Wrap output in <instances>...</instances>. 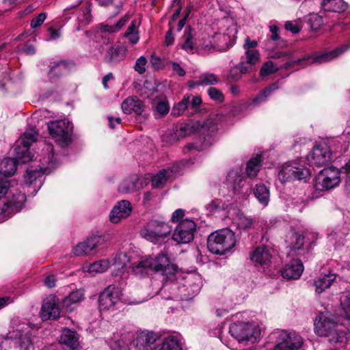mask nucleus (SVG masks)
<instances>
[{"label":"nucleus","instance_id":"f257e3e1","mask_svg":"<svg viewBox=\"0 0 350 350\" xmlns=\"http://www.w3.org/2000/svg\"><path fill=\"white\" fill-rule=\"evenodd\" d=\"M38 132L33 129H28L18 139L14 148V157L5 158L0 163V174L5 176L14 174L17 164L25 163L32 159L33 155L29 151V147L37 139Z\"/></svg>","mask_w":350,"mask_h":350},{"label":"nucleus","instance_id":"f03ea898","mask_svg":"<svg viewBox=\"0 0 350 350\" xmlns=\"http://www.w3.org/2000/svg\"><path fill=\"white\" fill-rule=\"evenodd\" d=\"M218 128L216 123L212 120L208 119L204 122L203 124L199 122L189 121L180 124L178 129L176 130V135L178 137H185L193 135L198 131H200L204 135L203 141L200 146H196L193 144H189L187 146L188 150L196 149L200 151L211 146L214 142L213 135L217 132Z\"/></svg>","mask_w":350,"mask_h":350},{"label":"nucleus","instance_id":"7ed1b4c3","mask_svg":"<svg viewBox=\"0 0 350 350\" xmlns=\"http://www.w3.org/2000/svg\"><path fill=\"white\" fill-rule=\"evenodd\" d=\"M133 272L137 275L143 276L148 271H162L167 279L175 275L177 271V266L170 262L166 254H160L157 257H146L142 258L137 262L133 265Z\"/></svg>","mask_w":350,"mask_h":350},{"label":"nucleus","instance_id":"20e7f679","mask_svg":"<svg viewBox=\"0 0 350 350\" xmlns=\"http://www.w3.org/2000/svg\"><path fill=\"white\" fill-rule=\"evenodd\" d=\"M314 332L319 336L329 337L332 343L345 342L346 333L328 313L319 314L314 321Z\"/></svg>","mask_w":350,"mask_h":350},{"label":"nucleus","instance_id":"39448f33","mask_svg":"<svg viewBox=\"0 0 350 350\" xmlns=\"http://www.w3.org/2000/svg\"><path fill=\"white\" fill-rule=\"evenodd\" d=\"M236 244L234 232L224 228L212 232L207 239V247L211 253L223 255L230 251Z\"/></svg>","mask_w":350,"mask_h":350},{"label":"nucleus","instance_id":"423d86ee","mask_svg":"<svg viewBox=\"0 0 350 350\" xmlns=\"http://www.w3.org/2000/svg\"><path fill=\"white\" fill-rule=\"evenodd\" d=\"M172 232L171 226L163 219L152 217L142 228L140 235L153 243L164 241Z\"/></svg>","mask_w":350,"mask_h":350},{"label":"nucleus","instance_id":"0eeeda50","mask_svg":"<svg viewBox=\"0 0 350 350\" xmlns=\"http://www.w3.org/2000/svg\"><path fill=\"white\" fill-rule=\"evenodd\" d=\"M229 332L239 343H255L260 337V331L255 323L237 322L230 325Z\"/></svg>","mask_w":350,"mask_h":350},{"label":"nucleus","instance_id":"6e6552de","mask_svg":"<svg viewBox=\"0 0 350 350\" xmlns=\"http://www.w3.org/2000/svg\"><path fill=\"white\" fill-rule=\"evenodd\" d=\"M12 324V329L9 331L7 338L17 340L21 350H29L33 344V329L27 323L19 319L13 320Z\"/></svg>","mask_w":350,"mask_h":350},{"label":"nucleus","instance_id":"1a4fd4ad","mask_svg":"<svg viewBox=\"0 0 350 350\" xmlns=\"http://www.w3.org/2000/svg\"><path fill=\"white\" fill-rule=\"evenodd\" d=\"M51 137L62 148L71 142L72 124L68 120L50 121L47 124Z\"/></svg>","mask_w":350,"mask_h":350},{"label":"nucleus","instance_id":"9d476101","mask_svg":"<svg viewBox=\"0 0 350 350\" xmlns=\"http://www.w3.org/2000/svg\"><path fill=\"white\" fill-rule=\"evenodd\" d=\"M46 151H48V156L40 160L39 170L37 169L27 170V175L25 177L26 184L30 185L33 183H36L38 180L40 184L41 180L40 178L42 177V174H49L51 170L57 166V159L54 157L53 148L51 146H47Z\"/></svg>","mask_w":350,"mask_h":350},{"label":"nucleus","instance_id":"9b49d317","mask_svg":"<svg viewBox=\"0 0 350 350\" xmlns=\"http://www.w3.org/2000/svg\"><path fill=\"white\" fill-rule=\"evenodd\" d=\"M309 176V170L295 162H289L284 164L281 166L278 172V178L282 183L293 180L306 181Z\"/></svg>","mask_w":350,"mask_h":350},{"label":"nucleus","instance_id":"f8f14e48","mask_svg":"<svg viewBox=\"0 0 350 350\" xmlns=\"http://www.w3.org/2000/svg\"><path fill=\"white\" fill-rule=\"evenodd\" d=\"M340 182V171L334 167L324 168L321 170L315 178V187L324 191L334 188Z\"/></svg>","mask_w":350,"mask_h":350},{"label":"nucleus","instance_id":"ddd939ff","mask_svg":"<svg viewBox=\"0 0 350 350\" xmlns=\"http://www.w3.org/2000/svg\"><path fill=\"white\" fill-rule=\"evenodd\" d=\"M98 307L100 311H114L119 308L120 292L118 287L109 285L100 294Z\"/></svg>","mask_w":350,"mask_h":350},{"label":"nucleus","instance_id":"4468645a","mask_svg":"<svg viewBox=\"0 0 350 350\" xmlns=\"http://www.w3.org/2000/svg\"><path fill=\"white\" fill-rule=\"evenodd\" d=\"M226 184L228 189L243 196L251 192V185L246 183L241 170H230L227 174Z\"/></svg>","mask_w":350,"mask_h":350},{"label":"nucleus","instance_id":"2eb2a0df","mask_svg":"<svg viewBox=\"0 0 350 350\" xmlns=\"http://www.w3.org/2000/svg\"><path fill=\"white\" fill-rule=\"evenodd\" d=\"M274 336L276 344L273 350H297L303 344L301 337L294 332L281 331Z\"/></svg>","mask_w":350,"mask_h":350},{"label":"nucleus","instance_id":"dca6fc26","mask_svg":"<svg viewBox=\"0 0 350 350\" xmlns=\"http://www.w3.org/2000/svg\"><path fill=\"white\" fill-rule=\"evenodd\" d=\"M196 231V224L191 219L182 220L175 228L172 239L178 243L191 242Z\"/></svg>","mask_w":350,"mask_h":350},{"label":"nucleus","instance_id":"f3484780","mask_svg":"<svg viewBox=\"0 0 350 350\" xmlns=\"http://www.w3.org/2000/svg\"><path fill=\"white\" fill-rule=\"evenodd\" d=\"M332 152L327 144L323 143L314 146L307 157L308 163L314 167H321L329 163Z\"/></svg>","mask_w":350,"mask_h":350},{"label":"nucleus","instance_id":"a211bd4d","mask_svg":"<svg viewBox=\"0 0 350 350\" xmlns=\"http://www.w3.org/2000/svg\"><path fill=\"white\" fill-rule=\"evenodd\" d=\"M173 285L178 288L177 297L182 300H188L192 299L200 292L202 282L198 275H194L187 278L185 284L178 286L177 284H173Z\"/></svg>","mask_w":350,"mask_h":350},{"label":"nucleus","instance_id":"6ab92c4d","mask_svg":"<svg viewBox=\"0 0 350 350\" xmlns=\"http://www.w3.org/2000/svg\"><path fill=\"white\" fill-rule=\"evenodd\" d=\"M10 190L12 193V198L8 200V207L15 209L16 211H19L26 200V196L25 193L21 191H18L16 189H14L11 186V183L8 180H0V200L5 196L8 193V190Z\"/></svg>","mask_w":350,"mask_h":350},{"label":"nucleus","instance_id":"aec40b11","mask_svg":"<svg viewBox=\"0 0 350 350\" xmlns=\"http://www.w3.org/2000/svg\"><path fill=\"white\" fill-rule=\"evenodd\" d=\"M105 242L103 236L94 235L88 238L85 241L78 243L72 249V253L76 256H87L94 254L96 249Z\"/></svg>","mask_w":350,"mask_h":350},{"label":"nucleus","instance_id":"412c9836","mask_svg":"<svg viewBox=\"0 0 350 350\" xmlns=\"http://www.w3.org/2000/svg\"><path fill=\"white\" fill-rule=\"evenodd\" d=\"M287 243L291 248V252L298 256H302L308 253L312 245L311 242L307 244L305 241V237L302 234L295 232H293L290 234Z\"/></svg>","mask_w":350,"mask_h":350},{"label":"nucleus","instance_id":"4be33fe9","mask_svg":"<svg viewBox=\"0 0 350 350\" xmlns=\"http://www.w3.org/2000/svg\"><path fill=\"white\" fill-rule=\"evenodd\" d=\"M180 171V164H176L173 167L167 169L160 170L156 175H154L151 180L152 186L153 188H161L173 176L179 174Z\"/></svg>","mask_w":350,"mask_h":350},{"label":"nucleus","instance_id":"5701e85b","mask_svg":"<svg viewBox=\"0 0 350 350\" xmlns=\"http://www.w3.org/2000/svg\"><path fill=\"white\" fill-rule=\"evenodd\" d=\"M132 211L129 201L122 200L118 202L112 208L109 214V220L113 224H118L122 219L128 217Z\"/></svg>","mask_w":350,"mask_h":350},{"label":"nucleus","instance_id":"b1692460","mask_svg":"<svg viewBox=\"0 0 350 350\" xmlns=\"http://www.w3.org/2000/svg\"><path fill=\"white\" fill-rule=\"evenodd\" d=\"M180 48L189 53H193L200 46L196 38V31L190 26H187L180 38Z\"/></svg>","mask_w":350,"mask_h":350},{"label":"nucleus","instance_id":"393cba45","mask_svg":"<svg viewBox=\"0 0 350 350\" xmlns=\"http://www.w3.org/2000/svg\"><path fill=\"white\" fill-rule=\"evenodd\" d=\"M40 315L43 321L55 319L59 315V308L55 297H46L42 304Z\"/></svg>","mask_w":350,"mask_h":350},{"label":"nucleus","instance_id":"a878e982","mask_svg":"<svg viewBox=\"0 0 350 350\" xmlns=\"http://www.w3.org/2000/svg\"><path fill=\"white\" fill-rule=\"evenodd\" d=\"M79 339V336L75 331L64 328L61 332L59 343L70 350H79L80 347Z\"/></svg>","mask_w":350,"mask_h":350},{"label":"nucleus","instance_id":"bb28decb","mask_svg":"<svg viewBox=\"0 0 350 350\" xmlns=\"http://www.w3.org/2000/svg\"><path fill=\"white\" fill-rule=\"evenodd\" d=\"M293 55V52L291 51L286 52H276L274 55H272L273 58H282L285 57V59H288V61L283 64L282 66V68L288 69L295 66H304L306 62H308V63H314L313 62V58L315 57V55L313 56H304L303 58H298L295 60H293L291 55Z\"/></svg>","mask_w":350,"mask_h":350},{"label":"nucleus","instance_id":"cd10ccee","mask_svg":"<svg viewBox=\"0 0 350 350\" xmlns=\"http://www.w3.org/2000/svg\"><path fill=\"white\" fill-rule=\"evenodd\" d=\"M304 271L302 262L294 259L287 263L282 270V275L287 280H296L299 278Z\"/></svg>","mask_w":350,"mask_h":350},{"label":"nucleus","instance_id":"c85d7f7f","mask_svg":"<svg viewBox=\"0 0 350 350\" xmlns=\"http://www.w3.org/2000/svg\"><path fill=\"white\" fill-rule=\"evenodd\" d=\"M143 187L142 180L137 174H132L124 179L118 186V191L122 193H130Z\"/></svg>","mask_w":350,"mask_h":350},{"label":"nucleus","instance_id":"c756f323","mask_svg":"<svg viewBox=\"0 0 350 350\" xmlns=\"http://www.w3.org/2000/svg\"><path fill=\"white\" fill-rule=\"evenodd\" d=\"M126 48L122 45H111L104 57L105 62L111 64H118L126 56Z\"/></svg>","mask_w":350,"mask_h":350},{"label":"nucleus","instance_id":"7c9ffc66","mask_svg":"<svg viewBox=\"0 0 350 350\" xmlns=\"http://www.w3.org/2000/svg\"><path fill=\"white\" fill-rule=\"evenodd\" d=\"M271 257L270 249L265 246L256 247L250 254L251 260L260 266L268 265Z\"/></svg>","mask_w":350,"mask_h":350},{"label":"nucleus","instance_id":"2f4dec72","mask_svg":"<svg viewBox=\"0 0 350 350\" xmlns=\"http://www.w3.org/2000/svg\"><path fill=\"white\" fill-rule=\"evenodd\" d=\"M122 109L126 114L135 112L137 115H141L144 111V105L137 97L129 96L122 102Z\"/></svg>","mask_w":350,"mask_h":350},{"label":"nucleus","instance_id":"473e14b6","mask_svg":"<svg viewBox=\"0 0 350 350\" xmlns=\"http://www.w3.org/2000/svg\"><path fill=\"white\" fill-rule=\"evenodd\" d=\"M349 49L350 44L342 45L331 51L323 53L319 55H315V57L313 58V62H317V64L330 62L339 57Z\"/></svg>","mask_w":350,"mask_h":350},{"label":"nucleus","instance_id":"72a5a7b5","mask_svg":"<svg viewBox=\"0 0 350 350\" xmlns=\"http://www.w3.org/2000/svg\"><path fill=\"white\" fill-rule=\"evenodd\" d=\"M154 116L157 119L164 117L170 111V105L165 96H157L152 100Z\"/></svg>","mask_w":350,"mask_h":350},{"label":"nucleus","instance_id":"f704fd0d","mask_svg":"<svg viewBox=\"0 0 350 350\" xmlns=\"http://www.w3.org/2000/svg\"><path fill=\"white\" fill-rule=\"evenodd\" d=\"M335 280L336 275L333 273L320 275L313 282L315 292L318 294L321 293L329 288Z\"/></svg>","mask_w":350,"mask_h":350},{"label":"nucleus","instance_id":"c9c22d12","mask_svg":"<svg viewBox=\"0 0 350 350\" xmlns=\"http://www.w3.org/2000/svg\"><path fill=\"white\" fill-rule=\"evenodd\" d=\"M158 350H182L178 337L174 335L165 336L159 342Z\"/></svg>","mask_w":350,"mask_h":350},{"label":"nucleus","instance_id":"e433bc0d","mask_svg":"<svg viewBox=\"0 0 350 350\" xmlns=\"http://www.w3.org/2000/svg\"><path fill=\"white\" fill-rule=\"evenodd\" d=\"M278 89L276 84H272L261 90L255 97L247 103L248 106H258L267 101V98Z\"/></svg>","mask_w":350,"mask_h":350},{"label":"nucleus","instance_id":"4c0bfd02","mask_svg":"<svg viewBox=\"0 0 350 350\" xmlns=\"http://www.w3.org/2000/svg\"><path fill=\"white\" fill-rule=\"evenodd\" d=\"M321 7L325 12H341L347 9V4L342 0H323Z\"/></svg>","mask_w":350,"mask_h":350},{"label":"nucleus","instance_id":"58836bf2","mask_svg":"<svg viewBox=\"0 0 350 350\" xmlns=\"http://www.w3.org/2000/svg\"><path fill=\"white\" fill-rule=\"evenodd\" d=\"M254 194L263 206H266L268 204L270 193L269 189L264 184H256L254 189Z\"/></svg>","mask_w":350,"mask_h":350},{"label":"nucleus","instance_id":"ea45409f","mask_svg":"<svg viewBox=\"0 0 350 350\" xmlns=\"http://www.w3.org/2000/svg\"><path fill=\"white\" fill-rule=\"evenodd\" d=\"M109 267V261L107 259H103L94 263L85 265L83 267L84 271L90 273H100L105 272Z\"/></svg>","mask_w":350,"mask_h":350},{"label":"nucleus","instance_id":"a19ab883","mask_svg":"<svg viewBox=\"0 0 350 350\" xmlns=\"http://www.w3.org/2000/svg\"><path fill=\"white\" fill-rule=\"evenodd\" d=\"M218 82L219 79L215 74L204 72L200 75L196 81L193 82L191 87L193 88L197 85H213L217 84Z\"/></svg>","mask_w":350,"mask_h":350},{"label":"nucleus","instance_id":"79ce46f5","mask_svg":"<svg viewBox=\"0 0 350 350\" xmlns=\"http://www.w3.org/2000/svg\"><path fill=\"white\" fill-rule=\"evenodd\" d=\"M261 163L262 157L260 155H256L248 161L246 166L247 176L250 178L256 176L260 170Z\"/></svg>","mask_w":350,"mask_h":350},{"label":"nucleus","instance_id":"37998d69","mask_svg":"<svg viewBox=\"0 0 350 350\" xmlns=\"http://www.w3.org/2000/svg\"><path fill=\"white\" fill-rule=\"evenodd\" d=\"M129 20V15L125 14L114 25L102 24L100 26V31L102 32L109 33L118 32L126 25Z\"/></svg>","mask_w":350,"mask_h":350},{"label":"nucleus","instance_id":"c03bdc74","mask_svg":"<svg viewBox=\"0 0 350 350\" xmlns=\"http://www.w3.org/2000/svg\"><path fill=\"white\" fill-rule=\"evenodd\" d=\"M139 24L136 20H133L127 28L124 36L128 38L131 44H135L138 42L139 37L137 30Z\"/></svg>","mask_w":350,"mask_h":350},{"label":"nucleus","instance_id":"a18cd8bd","mask_svg":"<svg viewBox=\"0 0 350 350\" xmlns=\"http://www.w3.org/2000/svg\"><path fill=\"white\" fill-rule=\"evenodd\" d=\"M254 224V219L246 217L243 214H240L238 215L237 219V228L241 230H249L252 228L253 225Z\"/></svg>","mask_w":350,"mask_h":350},{"label":"nucleus","instance_id":"49530a36","mask_svg":"<svg viewBox=\"0 0 350 350\" xmlns=\"http://www.w3.org/2000/svg\"><path fill=\"white\" fill-rule=\"evenodd\" d=\"M188 96H184L183 99L172 107L171 115L174 117L181 116L184 111L189 107Z\"/></svg>","mask_w":350,"mask_h":350},{"label":"nucleus","instance_id":"de8ad7c7","mask_svg":"<svg viewBox=\"0 0 350 350\" xmlns=\"http://www.w3.org/2000/svg\"><path fill=\"white\" fill-rule=\"evenodd\" d=\"M130 258L126 252H118L113 258V265L117 269L120 270L124 269L127 263L129 262Z\"/></svg>","mask_w":350,"mask_h":350},{"label":"nucleus","instance_id":"09e8293b","mask_svg":"<svg viewBox=\"0 0 350 350\" xmlns=\"http://www.w3.org/2000/svg\"><path fill=\"white\" fill-rule=\"evenodd\" d=\"M91 4L86 2L81 10V13L78 16V20L83 24H88L91 21Z\"/></svg>","mask_w":350,"mask_h":350},{"label":"nucleus","instance_id":"8fccbe9b","mask_svg":"<svg viewBox=\"0 0 350 350\" xmlns=\"http://www.w3.org/2000/svg\"><path fill=\"white\" fill-rule=\"evenodd\" d=\"M84 295L82 291L78 290L69 294L64 300V304L69 306L72 304L79 303L83 299Z\"/></svg>","mask_w":350,"mask_h":350},{"label":"nucleus","instance_id":"3c124183","mask_svg":"<svg viewBox=\"0 0 350 350\" xmlns=\"http://www.w3.org/2000/svg\"><path fill=\"white\" fill-rule=\"evenodd\" d=\"M340 305L345 319H350V293L343 294L340 297Z\"/></svg>","mask_w":350,"mask_h":350},{"label":"nucleus","instance_id":"603ef678","mask_svg":"<svg viewBox=\"0 0 350 350\" xmlns=\"http://www.w3.org/2000/svg\"><path fill=\"white\" fill-rule=\"evenodd\" d=\"M246 63L251 66L255 65L260 59V54L256 49L245 51Z\"/></svg>","mask_w":350,"mask_h":350},{"label":"nucleus","instance_id":"864d4df0","mask_svg":"<svg viewBox=\"0 0 350 350\" xmlns=\"http://www.w3.org/2000/svg\"><path fill=\"white\" fill-rule=\"evenodd\" d=\"M241 77L240 69L237 66L231 68L226 76V79L230 83L239 81Z\"/></svg>","mask_w":350,"mask_h":350},{"label":"nucleus","instance_id":"5fc2aeb1","mask_svg":"<svg viewBox=\"0 0 350 350\" xmlns=\"http://www.w3.org/2000/svg\"><path fill=\"white\" fill-rule=\"evenodd\" d=\"M278 68L271 61H269L263 64L262 66L260 74L262 77H266L275 72Z\"/></svg>","mask_w":350,"mask_h":350},{"label":"nucleus","instance_id":"6e6d98bb","mask_svg":"<svg viewBox=\"0 0 350 350\" xmlns=\"http://www.w3.org/2000/svg\"><path fill=\"white\" fill-rule=\"evenodd\" d=\"M208 94L211 99L218 102L223 101L224 98V94L221 92V91L215 88H208Z\"/></svg>","mask_w":350,"mask_h":350},{"label":"nucleus","instance_id":"4d7b16f0","mask_svg":"<svg viewBox=\"0 0 350 350\" xmlns=\"http://www.w3.org/2000/svg\"><path fill=\"white\" fill-rule=\"evenodd\" d=\"M146 59L141 56L136 60L135 65L134 66L135 70L139 74H143L146 71L145 66L146 64Z\"/></svg>","mask_w":350,"mask_h":350},{"label":"nucleus","instance_id":"13d9d810","mask_svg":"<svg viewBox=\"0 0 350 350\" xmlns=\"http://www.w3.org/2000/svg\"><path fill=\"white\" fill-rule=\"evenodd\" d=\"M185 96L189 97V107H191L192 109L198 108L202 103V99L200 96L189 94H185Z\"/></svg>","mask_w":350,"mask_h":350},{"label":"nucleus","instance_id":"bf43d9fd","mask_svg":"<svg viewBox=\"0 0 350 350\" xmlns=\"http://www.w3.org/2000/svg\"><path fill=\"white\" fill-rule=\"evenodd\" d=\"M46 19V14L45 13H40L38 14L36 18H33L31 21V28H37L38 27H40Z\"/></svg>","mask_w":350,"mask_h":350},{"label":"nucleus","instance_id":"052dcab7","mask_svg":"<svg viewBox=\"0 0 350 350\" xmlns=\"http://www.w3.org/2000/svg\"><path fill=\"white\" fill-rule=\"evenodd\" d=\"M63 70H66L65 65L63 63H57L55 66L51 68L49 75L51 78L55 75L57 72H62Z\"/></svg>","mask_w":350,"mask_h":350},{"label":"nucleus","instance_id":"680f3d73","mask_svg":"<svg viewBox=\"0 0 350 350\" xmlns=\"http://www.w3.org/2000/svg\"><path fill=\"white\" fill-rule=\"evenodd\" d=\"M221 204V201L219 200H212L211 202L206 204V209L210 211L213 212L218 208H220Z\"/></svg>","mask_w":350,"mask_h":350},{"label":"nucleus","instance_id":"e2e57ef3","mask_svg":"<svg viewBox=\"0 0 350 350\" xmlns=\"http://www.w3.org/2000/svg\"><path fill=\"white\" fill-rule=\"evenodd\" d=\"M258 45V42L256 40H251L249 37H247L243 47L245 51L254 49Z\"/></svg>","mask_w":350,"mask_h":350},{"label":"nucleus","instance_id":"0e129e2a","mask_svg":"<svg viewBox=\"0 0 350 350\" xmlns=\"http://www.w3.org/2000/svg\"><path fill=\"white\" fill-rule=\"evenodd\" d=\"M237 66L239 68V69H240V72L242 75L252 71L253 69V66L250 64L245 65L244 62H241Z\"/></svg>","mask_w":350,"mask_h":350},{"label":"nucleus","instance_id":"69168bd1","mask_svg":"<svg viewBox=\"0 0 350 350\" xmlns=\"http://www.w3.org/2000/svg\"><path fill=\"white\" fill-rule=\"evenodd\" d=\"M184 215L185 211L183 209H177L172 213L171 220L174 222L178 221L180 219L183 217Z\"/></svg>","mask_w":350,"mask_h":350},{"label":"nucleus","instance_id":"338daca9","mask_svg":"<svg viewBox=\"0 0 350 350\" xmlns=\"http://www.w3.org/2000/svg\"><path fill=\"white\" fill-rule=\"evenodd\" d=\"M23 51L27 55H32L36 53V49L32 44L27 42L23 46Z\"/></svg>","mask_w":350,"mask_h":350},{"label":"nucleus","instance_id":"774afa93","mask_svg":"<svg viewBox=\"0 0 350 350\" xmlns=\"http://www.w3.org/2000/svg\"><path fill=\"white\" fill-rule=\"evenodd\" d=\"M172 70L176 73L178 76L183 77L185 75V72L183 68L180 66L179 64L173 62L172 64Z\"/></svg>","mask_w":350,"mask_h":350}]
</instances>
